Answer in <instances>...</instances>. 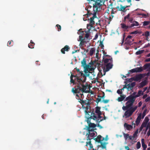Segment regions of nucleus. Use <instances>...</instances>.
Segmentation results:
<instances>
[{"instance_id": "obj_1", "label": "nucleus", "mask_w": 150, "mask_h": 150, "mask_svg": "<svg viewBox=\"0 0 150 150\" xmlns=\"http://www.w3.org/2000/svg\"><path fill=\"white\" fill-rule=\"evenodd\" d=\"M89 2L91 1H93L95 2V4H93V11L91 12V11L88 10V9H86L87 10V13L84 15L85 17H86L88 19L83 18V20L86 21L87 20H90V23L87 25V28L89 30L91 29L90 27H92L93 25L95 24V22L93 21L95 18H97L96 13L97 11H98V9L100 7L104 4L105 1V0H88Z\"/></svg>"}, {"instance_id": "obj_2", "label": "nucleus", "mask_w": 150, "mask_h": 150, "mask_svg": "<svg viewBox=\"0 0 150 150\" xmlns=\"http://www.w3.org/2000/svg\"><path fill=\"white\" fill-rule=\"evenodd\" d=\"M79 75L81 76H83L84 78V79L83 80L81 78H80L77 77V86H75L74 88H73L72 89V91L73 93H88L90 92V88L91 86L90 85H88L86 83L85 85L83 84V82H85L86 80V77L85 76V75L83 73V71H80L79 72ZM91 94H93L92 91H91Z\"/></svg>"}, {"instance_id": "obj_3", "label": "nucleus", "mask_w": 150, "mask_h": 150, "mask_svg": "<svg viewBox=\"0 0 150 150\" xmlns=\"http://www.w3.org/2000/svg\"><path fill=\"white\" fill-rule=\"evenodd\" d=\"M103 60L105 64L102 66L103 74L102 76L105 75V74L106 72L109 71L110 69H111L113 66V65L112 64V59H104V58H103Z\"/></svg>"}, {"instance_id": "obj_4", "label": "nucleus", "mask_w": 150, "mask_h": 150, "mask_svg": "<svg viewBox=\"0 0 150 150\" xmlns=\"http://www.w3.org/2000/svg\"><path fill=\"white\" fill-rule=\"evenodd\" d=\"M141 95L143 94H130L129 96L126 97L125 100V101H127L126 103V104H128L127 107L132 106L136 98L140 96Z\"/></svg>"}, {"instance_id": "obj_5", "label": "nucleus", "mask_w": 150, "mask_h": 150, "mask_svg": "<svg viewBox=\"0 0 150 150\" xmlns=\"http://www.w3.org/2000/svg\"><path fill=\"white\" fill-rule=\"evenodd\" d=\"M95 133H96V132H89L87 133L86 136L87 137V142H86V146H88V145L90 146V148H92L93 147L92 144H91V140L93 139V137H94L95 135Z\"/></svg>"}, {"instance_id": "obj_6", "label": "nucleus", "mask_w": 150, "mask_h": 150, "mask_svg": "<svg viewBox=\"0 0 150 150\" xmlns=\"http://www.w3.org/2000/svg\"><path fill=\"white\" fill-rule=\"evenodd\" d=\"M88 112L89 114L91 113L90 115L91 116V117H92V119L95 120L97 123H100V122L103 120V119L102 118V117L101 116L102 113L96 116L94 111H92V112L88 111Z\"/></svg>"}, {"instance_id": "obj_7", "label": "nucleus", "mask_w": 150, "mask_h": 150, "mask_svg": "<svg viewBox=\"0 0 150 150\" xmlns=\"http://www.w3.org/2000/svg\"><path fill=\"white\" fill-rule=\"evenodd\" d=\"M88 108L86 109L85 110V112L86 115H87V120L86 121L87 123L88 124V129L90 128H94L95 127L96 125L94 123L91 122V120L92 119V117H91V116L90 114L88 113Z\"/></svg>"}, {"instance_id": "obj_8", "label": "nucleus", "mask_w": 150, "mask_h": 150, "mask_svg": "<svg viewBox=\"0 0 150 150\" xmlns=\"http://www.w3.org/2000/svg\"><path fill=\"white\" fill-rule=\"evenodd\" d=\"M96 142L101 144V147L103 149L106 148V145L107 143L104 142H102V141L104 140V138L102 137L100 135H98L96 138L94 139Z\"/></svg>"}, {"instance_id": "obj_9", "label": "nucleus", "mask_w": 150, "mask_h": 150, "mask_svg": "<svg viewBox=\"0 0 150 150\" xmlns=\"http://www.w3.org/2000/svg\"><path fill=\"white\" fill-rule=\"evenodd\" d=\"M79 30L81 33V35H79V40H78V41H80L79 46L81 47L84 45V43L86 42V41L85 38H83L82 36L84 34V31H83L82 29H80Z\"/></svg>"}, {"instance_id": "obj_10", "label": "nucleus", "mask_w": 150, "mask_h": 150, "mask_svg": "<svg viewBox=\"0 0 150 150\" xmlns=\"http://www.w3.org/2000/svg\"><path fill=\"white\" fill-rule=\"evenodd\" d=\"M130 15L131 14L129 13L127 15L125 16L124 18L123 22L124 23H125L127 19L128 20L129 22H130L131 23H132L133 22V18L132 16H131Z\"/></svg>"}, {"instance_id": "obj_11", "label": "nucleus", "mask_w": 150, "mask_h": 150, "mask_svg": "<svg viewBox=\"0 0 150 150\" xmlns=\"http://www.w3.org/2000/svg\"><path fill=\"white\" fill-rule=\"evenodd\" d=\"M135 82H133L131 83H129L127 85L126 84L124 85V86H125L126 87L125 88V89H126L127 91H129L130 90H132L133 89L134 87L135 86Z\"/></svg>"}, {"instance_id": "obj_12", "label": "nucleus", "mask_w": 150, "mask_h": 150, "mask_svg": "<svg viewBox=\"0 0 150 150\" xmlns=\"http://www.w3.org/2000/svg\"><path fill=\"white\" fill-rule=\"evenodd\" d=\"M145 76V74H139L136 75L134 79V80L135 81H138L143 78Z\"/></svg>"}, {"instance_id": "obj_13", "label": "nucleus", "mask_w": 150, "mask_h": 150, "mask_svg": "<svg viewBox=\"0 0 150 150\" xmlns=\"http://www.w3.org/2000/svg\"><path fill=\"white\" fill-rule=\"evenodd\" d=\"M118 11H120L123 13H125L127 11V9H125V7L123 6L122 4H120V6H117L116 7Z\"/></svg>"}, {"instance_id": "obj_14", "label": "nucleus", "mask_w": 150, "mask_h": 150, "mask_svg": "<svg viewBox=\"0 0 150 150\" xmlns=\"http://www.w3.org/2000/svg\"><path fill=\"white\" fill-rule=\"evenodd\" d=\"M69 49V46L68 45H65L64 47L61 49V52L63 54H65V51L68 52Z\"/></svg>"}, {"instance_id": "obj_15", "label": "nucleus", "mask_w": 150, "mask_h": 150, "mask_svg": "<svg viewBox=\"0 0 150 150\" xmlns=\"http://www.w3.org/2000/svg\"><path fill=\"white\" fill-rule=\"evenodd\" d=\"M97 96H98V98H96V101L97 103L101 101L102 99V100L103 99H104L105 98V94H103L102 96H100L99 95H98Z\"/></svg>"}, {"instance_id": "obj_16", "label": "nucleus", "mask_w": 150, "mask_h": 150, "mask_svg": "<svg viewBox=\"0 0 150 150\" xmlns=\"http://www.w3.org/2000/svg\"><path fill=\"white\" fill-rule=\"evenodd\" d=\"M126 96L124 94H120V97H119L117 100L118 102H121L125 100V98H126Z\"/></svg>"}, {"instance_id": "obj_17", "label": "nucleus", "mask_w": 150, "mask_h": 150, "mask_svg": "<svg viewBox=\"0 0 150 150\" xmlns=\"http://www.w3.org/2000/svg\"><path fill=\"white\" fill-rule=\"evenodd\" d=\"M142 118V114L140 113L138 116L135 121V122L137 125H138L139 124Z\"/></svg>"}, {"instance_id": "obj_18", "label": "nucleus", "mask_w": 150, "mask_h": 150, "mask_svg": "<svg viewBox=\"0 0 150 150\" xmlns=\"http://www.w3.org/2000/svg\"><path fill=\"white\" fill-rule=\"evenodd\" d=\"M124 125L125 128L128 130H130L131 129H132L133 127L132 125H128L126 123H125L124 124Z\"/></svg>"}, {"instance_id": "obj_19", "label": "nucleus", "mask_w": 150, "mask_h": 150, "mask_svg": "<svg viewBox=\"0 0 150 150\" xmlns=\"http://www.w3.org/2000/svg\"><path fill=\"white\" fill-rule=\"evenodd\" d=\"M81 64L82 66L84 68L89 67V65L86 64V59L84 58L83 60L81 61Z\"/></svg>"}, {"instance_id": "obj_20", "label": "nucleus", "mask_w": 150, "mask_h": 150, "mask_svg": "<svg viewBox=\"0 0 150 150\" xmlns=\"http://www.w3.org/2000/svg\"><path fill=\"white\" fill-rule=\"evenodd\" d=\"M132 113L129 109L127 110L124 113V115L126 118H127L130 117L132 115Z\"/></svg>"}, {"instance_id": "obj_21", "label": "nucleus", "mask_w": 150, "mask_h": 150, "mask_svg": "<svg viewBox=\"0 0 150 150\" xmlns=\"http://www.w3.org/2000/svg\"><path fill=\"white\" fill-rule=\"evenodd\" d=\"M121 28L123 29L124 30H126L127 29L130 28L129 26L127 25L124 23H121L120 24Z\"/></svg>"}, {"instance_id": "obj_22", "label": "nucleus", "mask_w": 150, "mask_h": 150, "mask_svg": "<svg viewBox=\"0 0 150 150\" xmlns=\"http://www.w3.org/2000/svg\"><path fill=\"white\" fill-rule=\"evenodd\" d=\"M101 108L100 107L97 106L95 108V113L97 114V115L102 113L100 111Z\"/></svg>"}, {"instance_id": "obj_23", "label": "nucleus", "mask_w": 150, "mask_h": 150, "mask_svg": "<svg viewBox=\"0 0 150 150\" xmlns=\"http://www.w3.org/2000/svg\"><path fill=\"white\" fill-rule=\"evenodd\" d=\"M141 142L142 146L143 148V150H146L147 145L145 144L144 139H142L141 140Z\"/></svg>"}, {"instance_id": "obj_24", "label": "nucleus", "mask_w": 150, "mask_h": 150, "mask_svg": "<svg viewBox=\"0 0 150 150\" xmlns=\"http://www.w3.org/2000/svg\"><path fill=\"white\" fill-rule=\"evenodd\" d=\"M132 23L129 26V28H131L134 26H137L139 25V23L137 21H133Z\"/></svg>"}, {"instance_id": "obj_25", "label": "nucleus", "mask_w": 150, "mask_h": 150, "mask_svg": "<svg viewBox=\"0 0 150 150\" xmlns=\"http://www.w3.org/2000/svg\"><path fill=\"white\" fill-rule=\"evenodd\" d=\"M35 45V43L32 40H30V43L28 44V46L30 48H33L34 46Z\"/></svg>"}, {"instance_id": "obj_26", "label": "nucleus", "mask_w": 150, "mask_h": 150, "mask_svg": "<svg viewBox=\"0 0 150 150\" xmlns=\"http://www.w3.org/2000/svg\"><path fill=\"white\" fill-rule=\"evenodd\" d=\"M137 106L134 107H133L132 106L129 109V110L132 114V113L137 109Z\"/></svg>"}, {"instance_id": "obj_27", "label": "nucleus", "mask_w": 150, "mask_h": 150, "mask_svg": "<svg viewBox=\"0 0 150 150\" xmlns=\"http://www.w3.org/2000/svg\"><path fill=\"white\" fill-rule=\"evenodd\" d=\"M89 67H86L85 68V69L84 71V75H85V76L86 77V76H89V73L90 72H89L88 71V69Z\"/></svg>"}, {"instance_id": "obj_28", "label": "nucleus", "mask_w": 150, "mask_h": 150, "mask_svg": "<svg viewBox=\"0 0 150 150\" xmlns=\"http://www.w3.org/2000/svg\"><path fill=\"white\" fill-rule=\"evenodd\" d=\"M136 71V73L141 72L142 71L143 69L142 67H137L135 68Z\"/></svg>"}, {"instance_id": "obj_29", "label": "nucleus", "mask_w": 150, "mask_h": 150, "mask_svg": "<svg viewBox=\"0 0 150 150\" xmlns=\"http://www.w3.org/2000/svg\"><path fill=\"white\" fill-rule=\"evenodd\" d=\"M79 101L80 102L82 105L84 104H88L89 103V102L87 101L86 100H83L80 99V100H79Z\"/></svg>"}, {"instance_id": "obj_30", "label": "nucleus", "mask_w": 150, "mask_h": 150, "mask_svg": "<svg viewBox=\"0 0 150 150\" xmlns=\"http://www.w3.org/2000/svg\"><path fill=\"white\" fill-rule=\"evenodd\" d=\"M95 49L94 47H93L90 50L89 55L91 56H92L94 52H95Z\"/></svg>"}, {"instance_id": "obj_31", "label": "nucleus", "mask_w": 150, "mask_h": 150, "mask_svg": "<svg viewBox=\"0 0 150 150\" xmlns=\"http://www.w3.org/2000/svg\"><path fill=\"white\" fill-rule=\"evenodd\" d=\"M125 87H126L125 86H124L123 88L120 89L118 90L117 91V93L118 94H122L123 93V90H124L125 89Z\"/></svg>"}, {"instance_id": "obj_32", "label": "nucleus", "mask_w": 150, "mask_h": 150, "mask_svg": "<svg viewBox=\"0 0 150 150\" xmlns=\"http://www.w3.org/2000/svg\"><path fill=\"white\" fill-rule=\"evenodd\" d=\"M146 83V81H142L141 82L140 84V87H142L144 86H145Z\"/></svg>"}, {"instance_id": "obj_33", "label": "nucleus", "mask_w": 150, "mask_h": 150, "mask_svg": "<svg viewBox=\"0 0 150 150\" xmlns=\"http://www.w3.org/2000/svg\"><path fill=\"white\" fill-rule=\"evenodd\" d=\"M150 66V63H149L145 64L144 66V69H146L149 68Z\"/></svg>"}, {"instance_id": "obj_34", "label": "nucleus", "mask_w": 150, "mask_h": 150, "mask_svg": "<svg viewBox=\"0 0 150 150\" xmlns=\"http://www.w3.org/2000/svg\"><path fill=\"white\" fill-rule=\"evenodd\" d=\"M125 104L126 105V106H123L122 107V109L124 110H127L128 109H129L131 107V106H130V107H127V105H128V104H126V103Z\"/></svg>"}, {"instance_id": "obj_35", "label": "nucleus", "mask_w": 150, "mask_h": 150, "mask_svg": "<svg viewBox=\"0 0 150 150\" xmlns=\"http://www.w3.org/2000/svg\"><path fill=\"white\" fill-rule=\"evenodd\" d=\"M147 110L146 109L143 111V112L142 113V119L144 118V117L145 116Z\"/></svg>"}, {"instance_id": "obj_36", "label": "nucleus", "mask_w": 150, "mask_h": 150, "mask_svg": "<svg viewBox=\"0 0 150 150\" xmlns=\"http://www.w3.org/2000/svg\"><path fill=\"white\" fill-rule=\"evenodd\" d=\"M150 23V21H144L143 23V25L144 26H146L149 25Z\"/></svg>"}, {"instance_id": "obj_37", "label": "nucleus", "mask_w": 150, "mask_h": 150, "mask_svg": "<svg viewBox=\"0 0 150 150\" xmlns=\"http://www.w3.org/2000/svg\"><path fill=\"white\" fill-rule=\"evenodd\" d=\"M141 145L139 142H138L136 144V147L137 149H139L141 147Z\"/></svg>"}, {"instance_id": "obj_38", "label": "nucleus", "mask_w": 150, "mask_h": 150, "mask_svg": "<svg viewBox=\"0 0 150 150\" xmlns=\"http://www.w3.org/2000/svg\"><path fill=\"white\" fill-rule=\"evenodd\" d=\"M123 136L125 138V139H127L129 138V134H125V133H123Z\"/></svg>"}, {"instance_id": "obj_39", "label": "nucleus", "mask_w": 150, "mask_h": 150, "mask_svg": "<svg viewBox=\"0 0 150 150\" xmlns=\"http://www.w3.org/2000/svg\"><path fill=\"white\" fill-rule=\"evenodd\" d=\"M95 66L96 67H100V63L98 62H95Z\"/></svg>"}, {"instance_id": "obj_40", "label": "nucleus", "mask_w": 150, "mask_h": 150, "mask_svg": "<svg viewBox=\"0 0 150 150\" xmlns=\"http://www.w3.org/2000/svg\"><path fill=\"white\" fill-rule=\"evenodd\" d=\"M84 31V33L85 32V33H86L85 34V36L84 38H85V39L86 38L87 39L89 37V34L88 33H86V32L84 31Z\"/></svg>"}, {"instance_id": "obj_41", "label": "nucleus", "mask_w": 150, "mask_h": 150, "mask_svg": "<svg viewBox=\"0 0 150 150\" xmlns=\"http://www.w3.org/2000/svg\"><path fill=\"white\" fill-rule=\"evenodd\" d=\"M134 78H131L130 79H126V82H125V83H126V84L127 83V82H131L132 81V79H134Z\"/></svg>"}, {"instance_id": "obj_42", "label": "nucleus", "mask_w": 150, "mask_h": 150, "mask_svg": "<svg viewBox=\"0 0 150 150\" xmlns=\"http://www.w3.org/2000/svg\"><path fill=\"white\" fill-rule=\"evenodd\" d=\"M149 119L148 118V117H146L144 119V120L143 122H145L146 123H148V122L149 121Z\"/></svg>"}, {"instance_id": "obj_43", "label": "nucleus", "mask_w": 150, "mask_h": 150, "mask_svg": "<svg viewBox=\"0 0 150 150\" xmlns=\"http://www.w3.org/2000/svg\"><path fill=\"white\" fill-rule=\"evenodd\" d=\"M143 50H139L138 51H137L136 52L135 54L136 55H139L143 53Z\"/></svg>"}, {"instance_id": "obj_44", "label": "nucleus", "mask_w": 150, "mask_h": 150, "mask_svg": "<svg viewBox=\"0 0 150 150\" xmlns=\"http://www.w3.org/2000/svg\"><path fill=\"white\" fill-rule=\"evenodd\" d=\"M138 134V130L136 131L133 134V138H135L137 137Z\"/></svg>"}, {"instance_id": "obj_45", "label": "nucleus", "mask_w": 150, "mask_h": 150, "mask_svg": "<svg viewBox=\"0 0 150 150\" xmlns=\"http://www.w3.org/2000/svg\"><path fill=\"white\" fill-rule=\"evenodd\" d=\"M88 131V132H94V129L93 128H90L89 129H88V127L87 128Z\"/></svg>"}, {"instance_id": "obj_46", "label": "nucleus", "mask_w": 150, "mask_h": 150, "mask_svg": "<svg viewBox=\"0 0 150 150\" xmlns=\"http://www.w3.org/2000/svg\"><path fill=\"white\" fill-rule=\"evenodd\" d=\"M145 36H146L147 38H148V37L150 35V33L148 31H146L145 32Z\"/></svg>"}, {"instance_id": "obj_47", "label": "nucleus", "mask_w": 150, "mask_h": 150, "mask_svg": "<svg viewBox=\"0 0 150 150\" xmlns=\"http://www.w3.org/2000/svg\"><path fill=\"white\" fill-rule=\"evenodd\" d=\"M56 26L58 28V31H60L61 30V26L59 25V24H57L56 25Z\"/></svg>"}, {"instance_id": "obj_48", "label": "nucleus", "mask_w": 150, "mask_h": 150, "mask_svg": "<svg viewBox=\"0 0 150 150\" xmlns=\"http://www.w3.org/2000/svg\"><path fill=\"white\" fill-rule=\"evenodd\" d=\"M129 72L131 73H136V71L135 68L129 70Z\"/></svg>"}, {"instance_id": "obj_49", "label": "nucleus", "mask_w": 150, "mask_h": 150, "mask_svg": "<svg viewBox=\"0 0 150 150\" xmlns=\"http://www.w3.org/2000/svg\"><path fill=\"white\" fill-rule=\"evenodd\" d=\"M129 72L131 73H136V71L135 68L129 70Z\"/></svg>"}, {"instance_id": "obj_50", "label": "nucleus", "mask_w": 150, "mask_h": 150, "mask_svg": "<svg viewBox=\"0 0 150 150\" xmlns=\"http://www.w3.org/2000/svg\"><path fill=\"white\" fill-rule=\"evenodd\" d=\"M76 98L78 100H80V99H81L80 96L79 95V94H76Z\"/></svg>"}, {"instance_id": "obj_51", "label": "nucleus", "mask_w": 150, "mask_h": 150, "mask_svg": "<svg viewBox=\"0 0 150 150\" xmlns=\"http://www.w3.org/2000/svg\"><path fill=\"white\" fill-rule=\"evenodd\" d=\"M109 100H105L103 99L102 100V102L104 103H107L109 102Z\"/></svg>"}, {"instance_id": "obj_52", "label": "nucleus", "mask_w": 150, "mask_h": 150, "mask_svg": "<svg viewBox=\"0 0 150 150\" xmlns=\"http://www.w3.org/2000/svg\"><path fill=\"white\" fill-rule=\"evenodd\" d=\"M111 8L108 7L107 9L106 10V12L108 14H109V12L111 10Z\"/></svg>"}, {"instance_id": "obj_53", "label": "nucleus", "mask_w": 150, "mask_h": 150, "mask_svg": "<svg viewBox=\"0 0 150 150\" xmlns=\"http://www.w3.org/2000/svg\"><path fill=\"white\" fill-rule=\"evenodd\" d=\"M147 123H146V122H142V126H143L144 127H146V126H147Z\"/></svg>"}, {"instance_id": "obj_54", "label": "nucleus", "mask_w": 150, "mask_h": 150, "mask_svg": "<svg viewBox=\"0 0 150 150\" xmlns=\"http://www.w3.org/2000/svg\"><path fill=\"white\" fill-rule=\"evenodd\" d=\"M126 42L127 44H128L130 45L132 44V41L129 40H127V41Z\"/></svg>"}, {"instance_id": "obj_55", "label": "nucleus", "mask_w": 150, "mask_h": 150, "mask_svg": "<svg viewBox=\"0 0 150 150\" xmlns=\"http://www.w3.org/2000/svg\"><path fill=\"white\" fill-rule=\"evenodd\" d=\"M150 101V97H149L146 98L145 100V102H148Z\"/></svg>"}, {"instance_id": "obj_56", "label": "nucleus", "mask_w": 150, "mask_h": 150, "mask_svg": "<svg viewBox=\"0 0 150 150\" xmlns=\"http://www.w3.org/2000/svg\"><path fill=\"white\" fill-rule=\"evenodd\" d=\"M138 33V31L137 30H136V31H133V32H132L131 33V34H137Z\"/></svg>"}, {"instance_id": "obj_57", "label": "nucleus", "mask_w": 150, "mask_h": 150, "mask_svg": "<svg viewBox=\"0 0 150 150\" xmlns=\"http://www.w3.org/2000/svg\"><path fill=\"white\" fill-rule=\"evenodd\" d=\"M100 47L102 49H103V47H104V45H103V44L102 43V42H101V41L100 42Z\"/></svg>"}, {"instance_id": "obj_58", "label": "nucleus", "mask_w": 150, "mask_h": 150, "mask_svg": "<svg viewBox=\"0 0 150 150\" xmlns=\"http://www.w3.org/2000/svg\"><path fill=\"white\" fill-rule=\"evenodd\" d=\"M70 82L71 83H74V81L73 80V79L71 78H70Z\"/></svg>"}, {"instance_id": "obj_59", "label": "nucleus", "mask_w": 150, "mask_h": 150, "mask_svg": "<svg viewBox=\"0 0 150 150\" xmlns=\"http://www.w3.org/2000/svg\"><path fill=\"white\" fill-rule=\"evenodd\" d=\"M11 41H8V44H7V46H8L10 47L11 46H12V45H11Z\"/></svg>"}, {"instance_id": "obj_60", "label": "nucleus", "mask_w": 150, "mask_h": 150, "mask_svg": "<svg viewBox=\"0 0 150 150\" xmlns=\"http://www.w3.org/2000/svg\"><path fill=\"white\" fill-rule=\"evenodd\" d=\"M71 75L70 76V78H71V77H72V78H73V77H76V78L77 79V77H78L77 76V75L75 76V75H73L71 73Z\"/></svg>"}, {"instance_id": "obj_61", "label": "nucleus", "mask_w": 150, "mask_h": 150, "mask_svg": "<svg viewBox=\"0 0 150 150\" xmlns=\"http://www.w3.org/2000/svg\"><path fill=\"white\" fill-rule=\"evenodd\" d=\"M97 127H99L100 129H102L103 128V127L101 126L99 124V123H97Z\"/></svg>"}, {"instance_id": "obj_62", "label": "nucleus", "mask_w": 150, "mask_h": 150, "mask_svg": "<svg viewBox=\"0 0 150 150\" xmlns=\"http://www.w3.org/2000/svg\"><path fill=\"white\" fill-rule=\"evenodd\" d=\"M146 127V130H145V132H146L147 131L148 129V128H149L150 127H149V124H148V125H147V126Z\"/></svg>"}, {"instance_id": "obj_63", "label": "nucleus", "mask_w": 150, "mask_h": 150, "mask_svg": "<svg viewBox=\"0 0 150 150\" xmlns=\"http://www.w3.org/2000/svg\"><path fill=\"white\" fill-rule=\"evenodd\" d=\"M129 139L131 140H133L134 139V138H133V136H129Z\"/></svg>"}, {"instance_id": "obj_64", "label": "nucleus", "mask_w": 150, "mask_h": 150, "mask_svg": "<svg viewBox=\"0 0 150 150\" xmlns=\"http://www.w3.org/2000/svg\"><path fill=\"white\" fill-rule=\"evenodd\" d=\"M145 62H150V57L146 59H145Z\"/></svg>"}]
</instances>
